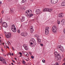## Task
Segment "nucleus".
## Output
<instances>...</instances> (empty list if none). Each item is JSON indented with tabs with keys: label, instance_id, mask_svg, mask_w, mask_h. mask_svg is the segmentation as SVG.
Here are the masks:
<instances>
[{
	"label": "nucleus",
	"instance_id": "nucleus-13",
	"mask_svg": "<svg viewBox=\"0 0 65 65\" xmlns=\"http://www.w3.org/2000/svg\"><path fill=\"white\" fill-rule=\"evenodd\" d=\"M55 55L56 58H57L58 59H59V58H60V55H59V54H55Z\"/></svg>",
	"mask_w": 65,
	"mask_h": 65
},
{
	"label": "nucleus",
	"instance_id": "nucleus-54",
	"mask_svg": "<svg viewBox=\"0 0 65 65\" xmlns=\"http://www.w3.org/2000/svg\"><path fill=\"white\" fill-rule=\"evenodd\" d=\"M30 1H33V0H30Z\"/></svg>",
	"mask_w": 65,
	"mask_h": 65
},
{
	"label": "nucleus",
	"instance_id": "nucleus-59",
	"mask_svg": "<svg viewBox=\"0 0 65 65\" xmlns=\"http://www.w3.org/2000/svg\"><path fill=\"white\" fill-rule=\"evenodd\" d=\"M9 55H11V53H10Z\"/></svg>",
	"mask_w": 65,
	"mask_h": 65
},
{
	"label": "nucleus",
	"instance_id": "nucleus-45",
	"mask_svg": "<svg viewBox=\"0 0 65 65\" xmlns=\"http://www.w3.org/2000/svg\"><path fill=\"white\" fill-rule=\"evenodd\" d=\"M40 45H41V46H43V44H41Z\"/></svg>",
	"mask_w": 65,
	"mask_h": 65
},
{
	"label": "nucleus",
	"instance_id": "nucleus-32",
	"mask_svg": "<svg viewBox=\"0 0 65 65\" xmlns=\"http://www.w3.org/2000/svg\"><path fill=\"white\" fill-rule=\"evenodd\" d=\"M54 65H59V63L58 62H57L56 63V64H54Z\"/></svg>",
	"mask_w": 65,
	"mask_h": 65
},
{
	"label": "nucleus",
	"instance_id": "nucleus-49",
	"mask_svg": "<svg viewBox=\"0 0 65 65\" xmlns=\"http://www.w3.org/2000/svg\"><path fill=\"white\" fill-rule=\"evenodd\" d=\"M64 34H65V30H64Z\"/></svg>",
	"mask_w": 65,
	"mask_h": 65
},
{
	"label": "nucleus",
	"instance_id": "nucleus-35",
	"mask_svg": "<svg viewBox=\"0 0 65 65\" xmlns=\"http://www.w3.org/2000/svg\"><path fill=\"white\" fill-rule=\"evenodd\" d=\"M2 13H3L4 12V11L3 10L1 12Z\"/></svg>",
	"mask_w": 65,
	"mask_h": 65
},
{
	"label": "nucleus",
	"instance_id": "nucleus-34",
	"mask_svg": "<svg viewBox=\"0 0 65 65\" xmlns=\"http://www.w3.org/2000/svg\"><path fill=\"white\" fill-rule=\"evenodd\" d=\"M12 49L13 51H14V47H12Z\"/></svg>",
	"mask_w": 65,
	"mask_h": 65
},
{
	"label": "nucleus",
	"instance_id": "nucleus-60",
	"mask_svg": "<svg viewBox=\"0 0 65 65\" xmlns=\"http://www.w3.org/2000/svg\"><path fill=\"white\" fill-rule=\"evenodd\" d=\"M3 52H4V50H3V51H2Z\"/></svg>",
	"mask_w": 65,
	"mask_h": 65
},
{
	"label": "nucleus",
	"instance_id": "nucleus-41",
	"mask_svg": "<svg viewBox=\"0 0 65 65\" xmlns=\"http://www.w3.org/2000/svg\"><path fill=\"white\" fill-rule=\"evenodd\" d=\"M6 47H7V48H8V49H9V47L8 46H6Z\"/></svg>",
	"mask_w": 65,
	"mask_h": 65
},
{
	"label": "nucleus",
	"instance_id": "nucleus-28",
	"mask_svg": "<svg viewBox=\"0 0 65 65\" xmlns=\"http://www.w3.org/2000/svg\"><path fill=\"white\" fill-rule=\"evenodd\" d=\"M22 63H23V64H26V62L25 61H24L23 60L22 61Z\"/></svg>",
	"mask_w": 65,
	"mask_h": 65
},
{
	"label": "nucleus",
	"instance_id": "nucleus-38",
	"mask_svg": "<svg viewBox=\"0 0 65 65\" xmlns=\"http://www.w3.org/2000/svg\"><path fill=\"white\" fill-rule=\"evenodd\" d=\"M19 54H20L21 55H22V53H21V52L19 53Z\"/></svg>",
	"mask_w": 65,
	"mask_h": 65
},
{
	"label": "nucleus",
	"instance_id": "nucleus-44",
	"mask_svg": "<svg viewBox=\"0 0 65 65\" xmlns=\"http://www.w3.org/2000/svg\"><path fill=\"white\" fill-rule=\"evenodd\" d=\"M0 4H2V2L0 1Z\"/></svg>",
	"mask_w": 65,
	"mask_h": 65
},
{
	"label": "nucleus",
	"instance_id": "nucleus-10",
	"mask_svg": "<svg viewBox=\"0 0 65 65\" xmlns=\"http://www.w3.org/2000/svg\"><path fill=\"white\" fill-rule=\"evenodd\" d=\"M11 30L13 32H16L17 30H16V28L14 26H12L11 28Z\"/></svg>",
	"mask_w": 65,
	"mask_h": 65
},
{
	"label": "nucleus",
	"instance_id": "nucleus-20",
	"mask_svg": "<svg viewBox=\"0 0 65 65\" xmlns=\"http://www.w3.org/2000/svg\"><path fill=\"white\" fill-rule=\"evenodd\" d=\"M24 21H25V17H22V18L21 19V21L23 22Z\"/></svg>",
	"mask_w": 65,
	"mask_h": 65
},
{
	"label": "nucleus",
	"instance_id": "nucleus-64",
	"mask_svg": "<svg viewBox=\"0 0 65 65\" xmlns=\"http://www.w3.org/2000/svg\"><path fill=\"white\" fill-rule=\"evenodd\" d=\"M64 64L65 65V63H64Z\"/></svg>",
	"mask_w": 65,
	"mask_h": 65
},
{
	"label": "nucleus",
	"instance_id": "nucleus-16",
	"mask_svg": "<svg viewBox=\"0 0 65 65\" xmlns=\"http://www.w3.org/2000/svg\"><path fill=\"white\" fill-rule=\"evenodd\" d=\"M30 41L32 42H33V44H36L35 40V39L34 38L31 39Z\"/></svg>",
	"mask_w": 65,
	"mask_h": 65
},
{
	"label": "nucleus",
	"instance_id": "nucleus-57",
	"mask_svg": "<svg viewBox=\"0 0 65 65\" xmlns=\"http://www.w3.org/2000/svg\"><path fill=\"white\" fill-rule=\"evenodd\" d=\"M3 45H4V43H3Z\"/></svg>",
	"mask_w": 65,
	"mask_h": 65
},
{
	"label": "nucleus",
	"instance_id": "nucleus-36",
	"mask_svg": "<svg viewBox=\"0 0 65 65\" xmlns=\"http://www.w3.org/2000/svg\"><path fill=\"white\" fill-rule=\"evenodd\" d=\"M26 56H27V57H28V56H29V54H28V53H27V54H26Z\"/></svg>",
	"mask_w": 65,
	"mask_h": 65
},
{
	"label": "nucleus",
	"instance_id": "nucleus-9",
	"mask_svg": "<svg viewBox=\"0 0 65 65\" xmlns=\"http://www.w3.org/2000/svg\"><path fill=\"white\" fill-rule=\"evenodd\" d=\"M49 28L48 27H47L45 28V34L47 35L48 34V29Z\"/></svg>",
	"mask_w": 65,
	"mask_h": 65
},
{
	"label": "nucleus",
	"instance_id": "nucleus-39",
	"mask_svg": "<svg viewBox=\"0 0 65 65\" xmlns=\"http://www.w3.org/2000/svg\"><path fill=\"white\" fill-rule=\"evenodd\" d=\"M18 63L19 64H21V63H20V62H18Z\"/></svg>",
	"mask_w": 65,
	"mask_h": 65
},
{
	"label": "nucleus",
	"instance_id": "nucleus-8",
	"mask_svg": "<svg viewBox=\"0 0 65 65\" xmlns=\"http://www.w3.org/2000/svg\"><path fill=\"white\" fill-rule=\"evenodd\" d=\"M28 35V33L26 32H22L20 34L21 36H23V37H26V36H27Z\"/></svg>",
	"mask_w": 65,
	"mask_h": 65
},
{
	"label": "nucleus",
	"instance_id": "nucleus-18",
	"mask_svg": "<svg viewBox=\"0 0 65 65\" xmlns=\"http://www.w3.org/2000/svg\"><path fill=\"white\" fill-rule=\"evenodd\" d=\"M58 46V47H59V48H60V51H63V47H61V46L60 45H59Z\"/></svg>",
	"mask_w": 65,
	"mask_h": 65
},
{
	"label": "nucleus",
	"instance_id": "nucleus-17",
	"mask_svg": "<svg viewBox=\"0 0 65 65\" xmlns=\"http://www.w3.org/2000/svg\"><path fill=\"white\" fill-rule=\"evenodd\" d=\"M30 31L31 32V33H33L34 32V29H33V27L32 26L30 27Z\"/></svg>",
	"mask_w": 65,
	"mask_h": 65
},
{
	"label": "nucleus",
	"instance_id": "nucleus-37",
	"mask_svg": "<svg viewBox=\"0 0 65 65\" xmlns=\"http://www.w3.org/2000/svg\"><path fill=\"white\" fill-rule=\"evenodd\" d=\"M18 33H20V30H18Z\"/></svg>",
	"mask_w": 65,
	"mask_h": 65
},
{
	"label": "nucleus",
	"instance_id": "nucleus-51",
	"mask_svg": "<svg viewBox=\"0 0 65 65\" xmlns=\"http://www.w3.org/2000/svg\"><path fill=\"white\" fill-rule=\"evenodd\" d=\"M11 64L13 65H14L13 63H12V62L11 63Z\"/></svg>",
	"mask_w": 65,
	"mask_h": 65
},
{
	"label": "nucleus",
	"instance_id": "nucleus-26",
	"mask_svg": "<svg viewBox=\"0 0 65 65\" xmlns=\"http://www.w3.org/2000/svg\"><path fill=\"white\" fill-rule=\"evenodd\" d=\"M26 2V0H22V3H25Z\"/></svg>",
	"mask_w": 65,
	"mask_h": 65
},
{
	"label": "nucleus",
	"instance_id": "nucleus-14",
	"mask_svg": "<svg viewBox=\"0 0 65 65\" xmlns=\"http://www.w3.org/2000/svg\"><path fill=\"white\" fill-rule=\"evenodd\" d=\"M60 23L61 25H65V20L63 19L60 22Z\"/></svg>",
	"mask_w": 65,
	"mask_h": 65
},
{
	"label": "nucleus",
	"instance_id": "nucleus-43",
	"mask_svg": "<svg viewBox=\"0 0 65 65\" xmlns=\"http://www.w3.org/2000/svg\"><path fill=\"white\" fill-rule=\"evenodd\" d=\"M14 58L15 60H17V58Z\"/></svg>",
	"mask_w": 65,
	"mask_h": 65
},
{
	"label": "nucleus",
	"instance_id": "nucleus-52",
	"mask_svg": "<svg viewBox=\"0 0 65 65\" xmlns=\"http://www.w3.org/2000/svg\"><path fill=\"white\" fill-rule=\"evenodd\" d=\"M25 60H26V61H28V60H27L26 59H25Z\"/></svg>",
	"mask_w": 65,
	"mask_h": 65
},
{
	"label": "nucleus",
	"instance_id": "nucleus-7",
	"mask_svg": "<svg viewBox=\"0 0 65 65\" xmlns=\"http://www.w3.org/2000/svg\"><path fill=\"white\" fill-rule=\"evenodd\" d=\"M34 36L36 37H37V40L38 41V42L39 43V42H40L41 41V40L40 38H39V36L38 35H34Z\"/></svg>",
	"mask_w": 65,
	"mask_h": 65
},
{
	"label": "nucleus",
	"instance_id": "nucleus-12",
	"mask_svg": "<svg viewBox=\"0 0 65 65\" xmlns=\"http://www.w3.org/2000/svg\"><path fill=\"white\" fill-rule=\"evenodd\" d=\"M3 25L4 27L5 28H7V23L6 22H3Z\"/></svg>",
	"mask_w": 65,
	"mask_h": 65
},
{
	"label": "nucleus",
	"instance_id": "nucleus-47",
	"mask_svg": "<svg viewBox=\"0 0 65 65\" xmlns=\"http://www.w3.org/2000/svg\"><path fill=\"white\" fill-rule=\"evenodd\" d=\"M11 55L12 56H13V54L12 53H11Z\"/></svg>",
	"mask_w": 65,
	"mask_h": 65
},
{
	"label": "nucleus",
	"instance_id": "nucleus-5",
	"mask_svg": "<svg viewBox=\"0 0 65 65\" xmlns=\"http://www.w3.org/2000/svg\"><path fill=\"white\" fill-rule=\"evenodd\" d=\"M0 61L2 62V63H3V64H6V61H5V60L3 58L0 57Z\"/></svg>",
	"mask_w": 65,
	"mask_h": 65
},
{
	"label": "nucleus",
	"instance_id": "nucleus-22",
	"mask_svg": "<svg viewBox=\"0 0 65 65\" xmlns=\"http://www.w3.org/2000/svg\"><path fill=\"white\" fill-rule=\"evenodd\" d=\"M24 48L26 50H28V45H26L24 47Z\"/></svg>",
	"mask_w": 65,
	"mask_h": 65
},
{
	"label": "nucleus",
	"instance_id": "nucleus-6",
	"mask_svg": "<svg viewBox=\"0 0 65 65\" xmlns=\"http://www.w3.org/2000/svg\"><path fill=\"white\" fill-rule=\"evenodd\" d=\"M52 11V9H48V8H45L43 9V12L45 11H48V12H51Z\"/></svg>",
	"mask_w": 65,
	"mask_h": 65
},
{
	"label": "nucleus",
	"instance_id": "nucleus-15",
	"mask_svg": "<svg viewBox=\"0 0 65 65\" xmlns=\"http://www.w3.org/2000/svg\"><path fill=\"white\" fill-rule=\"evenodd\" d=\"M40 13V10L39 9H37L36 11V14H39Z\"/></svg>",
	"mask_w": 65,
	"mask_h": 65
},
{
	"label": "nucleus",
	"instance_id": "nucleus-62",
	"mask_svg": "<svg viewBox=\"0 0 65 65\" xmlns=\"http://www.w3.org/2000/svg\"><path fill=\"white\" fill-rule=\"evenodd\" d=\"M9 42L10 43V42H9Z\"/></svg>",
	"mask_w": 65,
	"mask_h": 65
},
{
	"label": "nucleus",
	"instance_id": "nucleus-29",
	"mask_svg": "<svg viewBox=\"0 0 65 65\" xmlns=\"http://www.w3.org/2000/svg\"><path fill=\"white\" fill-rule=\"evenodd\" d=\"M31 58H32V59H34V57L33 56H31Z\"/></svg>",
	"mask_w": 65,
	"mask_h": 65
},
{
	"label": "nucleus",
	"instance_id": "nucleus-42",
	"mask_svg": "<svg viewBox=\"0 0 65 65\" xmlns=\"http://www.w3.org/2000/svg\"><path fill=\"white\" fill-rule=\"evenodd\" d=\"M12 61L13 62V63H15V61H14L13 60H12Z\"/></svg>",
	"mask_w": 65,
	"mask_h": 65
},
{
	"label": "nucleus",
	"instance_id": "nucleus-33",
	"mask_svg": "<svg viewBox=\"0 0 65 65\" xmlns=\"http://www.w3.org/2000/svg\"><path fill=\"white\" fill-rule=\"evenodd\" d=\"M23 46L24 47V48H25V46H26V45L25 44L23 45Z\"/></svg>",
	"mask_w": 65,
	"mask_h": 65
},
{
	"label": "nucleus",
	"instance_id": "nucleus-24",
	"mask_svg": "<svg viewBox=\"0 0 65 65\" xmlns=\"http://www.w3.org/2000/svg\"><path fill=\"white\" fill-rule=\"evenodd\" d=\"M10 12H11V13L13 12V9L11 8L10 9Z\"/></svg>",
	"mask_w": 65,
	"mask_h": 65
},
{
	"label": "nucleus",
	"instance_id": "nucleus-48",
	"mask_svg": "<svg viewBox=\"0 0 65 65\" xmlns=\"http://www.w3.org/2000/svg\"><path fill=\"white\" fill-rule=\"evenodd\" d=\"M12 1V0H8V1H9V2H10V1Z\"/></svg>",
	"mask_w": 65,
	"mask_h": 65
},
{
	"label": "nucleus",
	"instance_id": "nucleus-23",
	"mask_svg": "<svg viewBox=\"0 0 65 65\" xmlns=\"http://www.w3.org/2000/svg\"><path fill=\"white\" fill-rule=\"evenodd\" d=\"M33 42H30V46H31V47H33Z\"/></svg>",
	"mask_w": 65,
	"mask_h": 65
},
{
	"label": "nucleus",
	"instance_id": "nucleus-40",
	"mask_svg": "<svg viewBox=\"0 0 65 65\" xmlns=\"http://www.w3.org/2000/svg\"><path fill=\"white\" fill-rule=\"evenodd\" d=\"M12 27H15L14 24H13V25H12Z\"/></svg>",
	"mask_w": 65,
	"mask_h": 65
},
{
	"label": "nucleus",
	"instance_id": "nucleus-58",
	"mask_svg": "<svg viewBox=\"0 0 65 65\" xmlns=\"http://www.w3.org/2000/svg\"><path fill=\"white\" fill-rule=\"evenodd\" d=\"M1 50H2V51H3V49H1Z\"/></svg>",
	"mask_w": 65,
	"mask_h": 65
},
{
	"label": "nucleus",
	"instance_id": "nucleus-53",
	"mask_svg": "<svg viewBox=\"0 0 65 65\" xmlns=\"http://www.w3.org/2000/svg\"><path fill=\"white\" fill-rule=\"evenodd\" d=\"M0 42H2V40H0Z\"/></svg>",
	"mask_w": 65,
	"mask_h": 65
},
{
	"label": "nucleus",
	"instance_id": "nucleus-56",
	"mask_svg": "<svg viewBox=\"0 0 65 65\" xmlns=\"http://www.w3.org/2000/svg\"><path fill=\"white\" fill-rule=\"evenodd\" d=\"M62 65H65V63H63Z\"/></svg>",
	"mask_w": 65,
	"mask_h": 65
},
{
	"label": "nucleus",
	"instance_id": "nucleus-61",
	"mask_svg": "<svg viewBox=\"0 0 65 65\" xmlns=\"http://www.w3.org/2000/svg\"><path fill=\"white\" fill-rule=\"evenodd\" d=\"M4 32L5 33H6V32L5 31V32Z\"/></svg>",
	"mask_w": 65,
	"mask_h": 65
},
{
	"label": "nucleus",
	"instance_id": "nucleus-21",
	"mask_svg": "<svg viewBox=\"0 0 65 65\" xmlns=\"http://www.w3.org/2000/svg\"><path fill=\"white\" fill-rule=\"evenodd\" d=\"M61 5L63 6H65V2L64 1H63L62 2L61 4Z\"/></svg>",
	"mask_w": 65,
	"mask_h": 65
},
{
	"label": "nucleus",
	"instance_id": "nucleus-2",
	"mask_svg": "<svg viewBox=\"0 0 65 65\" xmlns=\"http://www.w3.org/2000/svg\"><path fill=\"white\" fill-rule=\"evenodd\" d=\"M6 37L7 38H10L11 36V34L10 33L7 32L6 33Z\"/></svg>",
	"mask_w": 65,
	"mask_h": 65
},
{
	"label": "nucleus",
	"instance_id": "nucleus-3",
	"mask_svg": "<svg viewBox=\"0 0 65 65\" xmlns=\"http://www.w3.org/2000/svg\"><path fill=\"white\" fill-rule=\"evenodd\" d=\"M30 13H29V12H30ZM27 10V15H29V16H30V17H32L33 15V14L32 13V10Z\"/></svg>",
	"mask_w": 65,
	"mask_h": 65
},
{
	"label": "nucleus",
	"instance_id": "nucleus-30",
	"mask_svg": "<svg viewBox=\"0 0 65 65\" xmlns=\"http://www.w3.org/2000/svg\"><path fill=\"white\" fill-rule=\"evenodd\" d=\"M45 60L44 59H43L42 60V62H43V63H44L45 62Z\"/></svg>",
	"mask_w": 65,
	"mask_h": 65
},
{
	"label": "nucleus",
	"instance_id": "nucleus-11",
	"mask_svg": "<svg viewBox=\"0 0 65 65\" xmlns=\"http://www.w3.org/2000/svg\"><path fill=\"white\" fill-rule=\"evenodd\" d=\"M58 1L56 0H51V2L52 4H56L57 3Z\"/></svg>",
	"mask_w": 65,
	"mask_h": 65
},
{
	"label": "nucleus",
	"instance_id": "nucleus-25",
	"mask_svg": "<svg viewBox=\"0 0 65 65\" xmlns=\"http://www.w3.org/2000/svg\"><path fill=\"white\" fill-rule=\"evenodd\" d=\"M57 24H58V25H59V24H60V21H59V20H57Z\"/></svg>",
	"mask_w": 65,
	"mask_h": 65
},
{
	"label": "nucleus",
	"instance_id": "nucleus-4",
	"mask_svg": "<svg viewBox=\"0 0 65 65\" xmlns=\"http://www.w3.org/2000/svg\"><path fill=\"white\" fill-rule=\"evenodd\" d=\"M0 61L2 62V63H3V64H6V61H5V60L3 58L0 57Z\"/></svg>",
	"mask_w": 65,
	"mask_h": 65
},
{
	"label": "nucleus",
	"instance_id": "nucleus-63",
	"mask_svg": "<svg viewBox=\"0 0 65 65\" xmlns=\"http://www.w3.org/2000/svg\"><path fill=\"white\" fill-rule=\"evenodd\" d=\"M28 59V60H29V58H28V59Z\"/></svg>",
	"mask_w": 65,
	"mask_h": 65
},
{
	"label": "nucleus",
	"instance_id": "nucleus-50",
	"mask_svg": "<svg viewBox=\"0 0 65 65\" xmlns=\"http://www.w3.org/2000/svg\"><path fill=\"white\" fill-rule=\"evenodd\" d=\"M22 25H21V27H20V28H22Z\"/></svg>",
	"mask_w": 65,
	"mask_h": 65
},
{
	"label": "nucleus",
	"instance_id": "nucleus-31",
	"mask_svg": "<svg viewBox=\"0 0 65 65\" xmlns=\"http://www.w3.org/2000/svg\"><path fill=\"white\" fill-rule=\"evenodd\" d=\"M28 54V53L27 52H25L24 53V54L25 55V56H26V55Z\"/></svg>",
	"mask_w": 65,
	"mask_h": 65
},
{
	"label": "nucleus",
	"instance_id": "nucleus-46",
	"mask_svg": "<svg viewBox=\"0 0 65 65\" xmlns=\"http://www.w3.org/2000/svg\"><path fill=\"white\" fill-rule=\"evenodd\" d=\"M29 53L30 54H31V52H29Z\"/></svg>",
	"mask_w": 65,
	"mask_h": 65
},
{
	"label": "nucleus",
	"instance_id": "nucleus-55",
	"mask_svg": "<svg viewBox=\"0 0 65 65\" xmlns=\"http://www.w3.org/2000/svg\"><path fill=\"white\" fill-rule=\"evenodd\" d=\"M27 11H26V13H27Z\"/></svg>",
	"mask_w": 65,
	"mask_h": 65
},
{
	"label": "nucleus",
	"instance_id": "nucleus-27",
	"mask_svg": "<svg viewBox=\"0 0 65 65\" xmlns=\"http://www.w3.org/2000/svg\"><path fill=\"white\" fill-rule=\"evenodd\" d=\"M22 8L23 9V10H25V7L24 6H23L22 7Z\"/></svg>",
	"mask_w": 65,
	"mask_h": 65
},
{
	"label": "nucleus",
	"instance_id": "nucleus-19",
	"mask_svg": "<svg viewBox=\"0 0 65 65\" xmlns=\"http://www.w3.org/2000/svg\"><path fill=\"white\" fill-rule=\"evenodd\" d=\"M63 17H64V15H63L62 13L59 14L58 15V17H60V18H63Z\"/></svg>",
	"mask_w": 65,
	"mask_h": 65
},
{
	"label": "nucleus",
	"instance_id": "nucleus-1",
	"mask_svg": "<svg viewBox=\"0 0 65 65\" xmlns=\"http://www.w3.org/2000/svg\"><path fill=\"white\" fill-rule=\"evenodd\" d=\"M52 30L53 33H56L57 31V28L55 25L53 26L52 27Z\"/></svg>",
	"mask_w": 65,
	"mask_h": 65
}]
</instances>
